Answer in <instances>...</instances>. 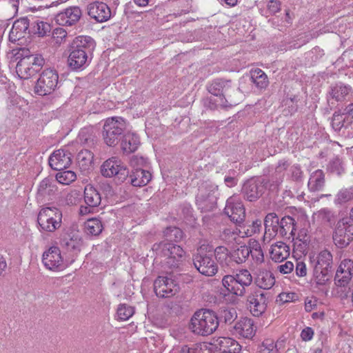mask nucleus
Masks as SVG:
<instances>
[{
	"instance_id": "8",
	"label": "nucleus",
	"mask_w": 353,
	"mask_h": 353,
	"mask_svg": "<svg viewBox=\"0 0 353 353\" xmlns=\"http://www.w3.org/2000/svg\"><path fill=\"white\" fill-rule=\"evenodd\" d=\"M332 239L340 248H346L353 241V221L347 216L340 219L334 228Z\"/></svg>"
},
{
	"instance_id": "38",
	"label": "nucleus",
	"mask_w": 353,
	"mask_h": 353,
	"mask_svg": "<svg viewBox=\"0 0 353 353\" xmlns=\"http://www.w3.org/2000/svg\"><path fill=\"white\" fill-rule=\"evenodd\" d=\"M331 269L323 268L320 266L314 267V277L318 285H325L331 278Z\"/></svg>"
},
{
	"instance_id": "7",
	"label": "nucleus",
	"mask_w": 353,
	"mask_h": 353,
	"mask_svg": "<svg viewBox=\"0 0 353 353\" xmlns=\"http://www.w3.org/2000/svg\"><path fill=\"white\" fill-rule=\"evenodd\" d=\"M61 221L62 213L57 208H43L37 216L38 224L45 232H54L61 227Z\"/></svg>"
},
{
	"instance_id": "28",
	"label": "nucleus",
	"mask_w": 353,
	"mask_h": 353,
	"mask_svg": "<svg viewBox=\"0 0 353 353\" xmlns=\"http://www.w3.org/2000/svg\"><path fill=\"white\" fill-rule=\"evenodd\" d=\"M61 245L68 251L77 253L81 250L82 239L77 234H68L63 237Z\"/></svg>"
},
{
	"instance_id": "49",
	"label": "nucleus",
	"mask_w": 353,
	"mask_h": 353,
	"mask_svg": "<svg viewBox=\"0 0 353 353\" xmlns=\"http://www.w3.org/2000/svg\"><path fill=\"white\" fill-rule=\"evenodd\" d=\"M344 112L343 113L335 112L332 118V126L335 131H339L345 126V117Z\"/></svg>"
},
{
	"instance_id": "19",
	"label": "nucleus",
	"mask_w": 353,
	"mask_h": 353,
	"mask_svg": "<svg viewBox=\"0 0 353 353\" xmlns=\"http://www.w3.org/2000/svg\"><path fill=\"white\" fill-rule=\"evenodd\" d=\"M81 17V9L77 6H72L58 13L55 17V21L60 26H70L75 24Z\"/></svg>"
},
{
	"instance_id": "11",
	"label": "nucleus",
	"mask_w": 353,
	"mask_h": 353,
	"mask_svg": "<svg viewBox=\"0 0 353 353\" xmlns=\"http://www.w3.org/2000/svg\"><path fill=\"white\" fill-rule=\"evenodd\" d=\"M268 300V293L256 289L248 295L246 305L253 316L259 317L265 312Z\"/></svg>"
},
{
	"instance_id": "35",
	"label": "nucleus",
	"mask_w": 353,
	"mask_h": 353,
	"mask_svg": "<svg viewBox=\"0 0 353 353\" xmlns=\"http://www.w3.org/2000/svg\"><path fill=\"white\" fill-rule=\"evenodd\" d=\"M325 185V175L321 170L313 172L308 181V188L313 192L322 190Z\"/></svg>"
},
{
	"instance_id": "46",
	"label": "nucleus",
	"mask_w": 353,
	"mask_h": 353,
	"mask_svg": "<svg viewBox=\"0 0 353 353\" xmlns=\"http://www.w3.org/2000/svg\"><path fill=\"white\" fill-rule=\"evenodd\" d=\"M164 235L166 237L168 241H180L183 237V233L181 229L176 227H169L164 231Z\"/></svg>"
},
{
	"instance_id": "16",
	"label": "nucleus",
	"mask_w": 353,
	"mask_h": 353,
	"mask_svg": "<svg viewBox=\"0 0 353 353\" xmlns=\"http://www.w3.org/2000/svg\"><path fill=\"white\" fill-rule=\"evenodd\" d=\"M210 190L208 191V185H201L199 190V192L196 196V203L199 206L205 211L212 210L216 203V197L214 195L216 187L210 185Z\"/></svg>"
},
{
	"instance_id": "52",
	"label": "nucleus",
	"mask_w": 353,
	"mask_h": 353,
	"mask_svg": "<svg viewBox=\"0 0 353 353\" xmlns=\"http://www.w3.org/2000/svg\"><path fill=\"white\" fill-rule=\"evenodd\" d=\"M277 345L271 339H265L259 347L260 353H278Z\"/></svg>"
},
{
	"instance_id": "40",
	"label": "nucleus",
	"mask_w": 353,
	"mask_h": 353,
	"mask_svg": "<svg viewBox=\"0 0 353 353\" xmlns=\"http://www.w3.org/2000/svg\"><path fill=\"white\" fill-rule=\"evenodd\" d=\"M103 225L101 221L96 218L88 219L85 223V232L88 234L97 236L101 233Z\"/></svg>"
},
{
	"instance_id": "6",
	"label": "nucleus",
	"mask_w": 353,
	"mask_h": 353,
	"mask_svg": "<svg viewBox=\"0 0 353 353\" xmlns=\"http://www.w3.org/2000/svg\"><path fill=\"white\" fill-rule=\"evenodd\" d=\"M125 128L126 124L123 118H108L104 123L102 132L105 143L110 147L117 145Z\"/></svg>"
},
{
	"instance_id": "58",
	"label": "nucleus",
	"mask_w": 353,
	"mask_h": 353,
	"mask_svg": "<svg viewBox=\"0 0 353 353\" xmlns=\"http://www.w3.org/2000/svg\"><path fill=\"white\" fill-rule=\"evenodd\" d=\"M145 163V159L142 157L138 156H133L130 161V164L133 168V170H135L137 168H143Z\"/></svg>"
},
{
	"instance_id": "45",
	"label": "nucleus",
	"mask_w": 353,
	"mask_h": 353,
	"mask_svg": "<svg viewBox=\"0 0 353 353\" xmlns=\"http://www.w3.org/2000/svg\"><path fill=\"white\" fill-rule=\"evenodd\" d=\"M332 255L328 250L321 251L318 256L314 267L320 266L323 268H332Z\"/></svg>"
},
{
	"instance_id": "20",
	"label": "nucleus",
	"mask_w": 353,
	"mask_h": 353,
	"mask_svg": "<svg viewBox=\"0 0 353 353\" xmlns=\"http://www.w3.org/2000/svg\"><path fill=\"white\" fill-rule=\"evenodd\" d=\"M225 213L236 223H242L245 216V208L241 202H234L232 199L227 201Z\"/></svg>"
},
{
	"instance_id": "63",
	"label": "nucleus",
	"mask_w": 353,
	"mask_h": 353,
	"mask_svg": "<svg viewBox=\"0 0 353 353\" xmlns=\"http://www.w3.org/2000/svg\"><path fill=\"white\" fill-rule=\"evenodd\" d=\"M293 240H299V241H307L310 242V235L308 234L307 229L306 228H302L301 229L296 237L292 236Z\"/></svg>"
},
{
	"instance_id": "25",
	"label": "nucleus",
	"mask_w": 353,
	"mask_h": 353,
	"mask_svg": "<svg viewBox=\"0 0 353 353\" xmlns=\"http://www.w3.org/2000/svg\"><path fill=\"white\" fill-rule=\"evenodd\" d=\"M130 183L134 187L146 185L152 179V174L149 171L143 168H137L132 170L130 174Z\"/></svg>"
},
{
	"instance_id": "64",
	"label": "nucleus",
	"mask_w": 353,
	"mask_h": 353,
	"mask_svg": "<svg viewBox=\"0 0 353 353\" xmlns=\"http://www.w3.org/2000/svg\"><path fill=\"white\" fill-rule=\"evenodd\" d=\"M313 336L314 331L310 327H307L305 329H303L301 333V337L302 340L304 341H310L312 339Z\"/></svg>"
},
{
	"instance_id": "31",
	"label": "nucleus",
	"mask_w": 353,
	"mask_h": 353,
	"mask_svg": "<svg viewBox=\"0 0 353 353\" xmlns=\"http://www.w3.org/2000/svg\"><path fill=\"white\" fill-rule=\"evenodd\" d=\"M214 255L216 260L223 268L232 269V261L231 254L227 248L223 246H219L214 250Z\"/></svg>"
},
{
	"instance_id": "48",
	"label": "nucleus",
	"mask_w": 353,
	"mask_h": 353,
	"mask_svg": "<svg viewBox=\"0 0 353 353\" xmlns=\"http://www.w3.org/2000/svg\"><path fill=\"white\" fill-rule=\"evenodd\" d=\"M134 312V308L126 304H120L117 311L119 319L122 321H126L130 319Z\"/></svg>"
},
{
	"instance_id": "23",
	"label": "nucleus",
	"mask_w": 353,
	"mask_h": 353,
	"mask_svg": "<svg viewBox=\"0 0 353 353\" xmlns=\"http://www.w3.org/2000/svg\"><path fill=\"white\" fill-rule=\"evenodd\" d=\"M30 26L28 18H21L15 21L10 32L9 39L12 41H17L23 38Z\"/></svg>"
},
{
	"instance_id": "61",
	"label": "nucleus",
	"mask_w": 353,
	"mask_h": 353,
	"mask_svg": "<svg viewBox=\"0 0 353 353\" xmlns=\"http://www.w3.org/2000/svg\"><path fill=\"white\" fill-rule=\"evenodd\" d=\"M250 254H251L252 258L256 264H261L264 261V256L262 249H259L258 250H251Z\"/></svg>"
},
{
	"instance_id": "53",
	"label": "nucleus",
	"mask_w": 353,
	"mask_h": 353,
	"mask_svg": "<svg viewBox=\"0 0 353 353\" xmlns=\"http://www.w3.org/2000/svg\"><path fill=\"white\" fill-rule=\"evenodd\" d=\"M236 230H233L231 228L225 229L221 235V239L228 243H232L234 241L238 236H241L239 232H237Z\"/></svg>"
},
{
	"instance_id": "27",
	"label": "nucleus",
	"mask_w": 353,
	"mask_h": 353,
	"mask_svg": "<svg viewBox=\"0 0 353 353\" xmlns=\"http://www.w3.org/2000/svg\"><path fill=\"white\" fill-rule=\"evenodd\" d=\"M216 342L219 350L223 352L239 353L241 350V345L236 340L232 338L219 337Z\"/></svg>"
},
{
	"instance_id": "32",
	"label": "nucleus",
	"mask_w": 353,
	"mask_h": 353,
	"mask_svg": "<svg viewBox=\"0 0 353 353\" xmlns=\"http://www.w3.org/2000/svg\"><path fill=\"white\" fill-rule=\"evenodd\" d=\"M57 188L52 179L45 178L39 185L37 198L46 199L55 192Z\"/></svg>"
},
{
	"instance_id": "41",
	"label": "nucleus",
	"mask_w": 353,
	"mask_h": 353,
	"mask_svg": "<svg viewBox=\"0 0 353 353\" xmlns=\"http://www.w3.org/2000/svg\"><path fill=\"white\" fill-rule=\"evenodd\" d=\"M353 200V188L339 190L335 196L334 204L343 205Z\"/></svg>"
},
{
	"instance_id": "10",
	"label": "nucleus",
	"mask_w": 353,
	"mask_h": 353,
	"mask_svg": "<svg viewBox=\"0 0 353 353\" xmlns=\"http://www.w3.org/2000/svg\"><path fill=\"white\" fill-rule=\"evenodd\" d=\"M59 76L52 69H46L42 72L34 87V92L40 96H45L54 92L57 86Z\"/></svg>"
},
{
	"instance_id": "18",
	"label": "nucleus",
	"mask_w": 353,
	"mask_h": 353,
	"mask_svg": "<svg viewBox=\"0 0 353 353\" xmlns=\"http://www.w3.org/2000/svg\"><path fill=\"white\" fill-rule=\"evenodd\" d=\"M71 163V154L62 149L54 151L49 158V165L55 170L66 169Z\"/></svg>"
},
{
	"instance_id": "14",
	"label": "nucleus",
	"mask_w": 353,
	"mask_h": 353,
	"mask_svg": "<svg viewBox=\"0 0 353 353\" xmlns=\"http://www.w3.org/2000/svg\"><path fill=\"white\" fill-rule=\"evenodd\" d=\"M193 263L195 268L203 275L212 276L218 272V265L211 255L198 250L193 256Z\"/></svg>"
},
{
	"instance_id": "5",
	"label": "nucleus",
	"mask_w": 353,
	"mask_h": 353,
	"mask_svg": "<svg viewBox=\"0 0 353 353\" xmlns=\"http://www.w3.org/2000/svg\"><path fill=\"white\" fill-rule=\"evenodd\" d=\"M252 283V276L246 269L239 270L236 274L225 275L222 279V285L228 292L237 296H243L246 293L245 288Z\"/></svg>"
},
{
	"instance_id": "59",
	"label": "nucleus",
	"mask_w": 353,
	"mask_h": 353,
	"mask_svg": "<svg viewBox=\"0 0 353 353\" xmlns=\"http://www.w3.org/2000/svg\"><path fill=\"white\" fill-rule=\"evenodd\" d=\"M236 312L234 310H225L223 312L222 317L225 323L230 324L236 318Z\"/></svg>"
},
{
	"instance_id": "50",
	"label": "nucleus",
	"mask_w": 353,
	"mask_h": 353,
	"mask_svg": "<svg viewBox=\"0 0 353 353\" xmlns=\"http://www.w3.org/2000/svg\"><path fill=\"white\" fill-rule=\"evenodd\" d=\"M265 228H272L279 231V219L275 213H269L264 219Z\"/></svg>"
},
{
	"instance_id": "57",
	"label": "nucleus",
	"mask_w": 353,
	"mask_h": 353,
	"mask_svg": "<svg viewBox=\"0 0 353 353\" xmlns=\"http://www.w3.org/2000/svg\"><path fill=\"white\" fill-rule=\"evenodd\" d=\"M294 241V250L296 252L300 253L301 254H305L308 248V245L310 242L299 241V240H293Z\"/></svg>"
},
{
	"instance_id": "30",
	"label": "nucleus",
	"mask_w": 353,
	"mask_h": 353,
	"mask_svg": "<svg viewBox=\"0 0 353 353\" xmlns=\"http://www.w3.org/2000/svg\"><path fill=\"white\" fill-rule=\"evenodd\" d=\"M296 222L295 220L290 216H286L279 220V233L281 236H285L289 234L290 237L295 236Z\"/></svg>"
},
{
	"instance_id": "55",
	"label": "nucleus",
	"mask_w": 353,
	"mask_h": 353,
	"mask_svg": "<svg viewBox=\"0 0 353 353\" xmlns=\"http://www.w3.org/2000/svg\"><path fill=\"white\" fill-rule=\"evenodd\" d=\"M200 350L201 349L198 346L183 345L173 348L170 353H200Z\"/></svg>"
},
{
	"instance_id": "9",
	"label": "nucleus",
	"mask_w": 353,
	"mask_h": 353,
	"mask_svg": "<svg viewBox=\"0 0 353 353\" xmlns=\"http://www.w3.org/2000/svg\"><path fill=\"white\" fill-rule=\"evenodd\" d=\"M45 63L40 54H31L21 58L17 64L16 71L21 79H28L34 76Z\"/></svg>"
},
{
	"instance_id": "62",
	"label": "nucleus",
	"mask_w": 353,
	"mask_h": 353,
	"mask_svg": "<svg viewBox=\"0 0 353 353\" xmlns=\"http://www.w3.org/2000/svg\"><path fill=\"white\" fill-rule=\"evenodd\" d=\"M294 269V264L291 261H286L285 263L278 265L277 270L282 274L290 273Z\"/></svg>"
},
{
	"instance_id": "33",
	"label": "nucleus",
	"mask_w": 353,
	"mask_h": 353,
	"mask_svg": "<svg viewBox=\"0 0 353 353\" xmlns=\"http://www.w3.org/2000/svg\"><path fill=\"white\" fill-rule=\"evenodd\" d=\"M84 201L89 207L96 208L100 205L101 197L93 186L88 185L84 189Z\"/></svg>"
},
{
	"instance_id": "2",
	"label": "nucleus",
	"mask_w": 353,
	"mask_h": 353,
	"mask_svg": "<svg viewBox=\"0 0 353 353\" xmlns=\"http://www.w3.org/2000/svg\"><path fill=\"white\" fill-rule=\"evenodd\" d=\"M152 250L164 268H178L185 256V252L181 246L167 241L154 243Z\"/></svg>"
},
{
	"instance_id": "36",
	"label": "nucleus",
	"mask_w": 353,
	"mask_h": 353,
	"mask_svg": "<svg viewBox=\"0 0 353 353\" xmlns=\"http://www.w3.org/2000/svg\"><path fill=\"white\" fill-rule=\"evenodd\" d=\"M252 82L259 89H265L269 84L268 76L259 68H255L250 71Z\"/></svg>"
},
{
	"instance_id": "51",
	"label": "nucleus",
	"mask_w": 353,
	"mask_h": 353,
	"mask_svg": "<svg viewBox=\"0 0 353 353\" xmlns=\"http://www.w3.org/2000/svg\"><path fill=\"white\" fill-rule=\"evenodd\" d=\"M32 25L33 32L38 34L39 37H43L50 31V25L43 21H34Z\"/></svg>"
},
{
	"instance_id": "12",
	"label": "nucleus",
	"mask_w": 353,
	"mask_h": 353,
	"mask_svg": "<svg viewBox=\"0 0 353 353\" xmlns=\"http://www.w3.org/2000/svg\"><path fill=\"white\" fill-rule=\"evenodd\" d=\"M101 173L105 177L116 176L121 181H124L129 174L126 166L117 157H112L103 163Z\"/></svg>"
},
{
	"instance_id": "1",
	"label": "nucleus",
	"mask_w": 353,
	"mask_h": 353,
	"mask_svg": "<svg viewBox=\"0 0 353 353\" xmlns=\"http://www.w3.org/2000/svg\"><path fill=\"white\" fill-rule=\"evenodd\" d=\"M209 92L212 95L210 102L213 103L211 108H227L239 103L242 94L239 88L232 85L230 81L216 79L208 87Z\"/></svg>"
},
{
	"instance_id": "29",
	"label": "nucleus",
	"mask_w": 353,
	"mask_h": 353,
	"mask_svg": "<svg viewBox=\"0 0 353 353\" xmlns=\"http://www.w3.org/2000/svg\"><path fill=\"white\" fill-rule=\"evenodd\" d=\"M93 154L88 150H81L77 157V161L79 169L82 172H88L93 168Z\"/></svg>"
},
{
	"instance_id": "24",
	"label": "nucleus",
	"mask_w": 353,
	"mask_h": 353,
	"mask_svg": "<svg viewBox=\"0 0 353 353\" xmlns=\"http://www.w3.org/2000/svg\"><path fill=\"white\" fill-rule=\"evenodd\" d=\"M290 247L282 241H278L271 245L270 256L272 261L280 263L290 255Z\"/></svg>"
},
{
	"instance_id": "13",
	"label": "nucleus",
	"mask_w": 353,
	"mask_h": 353,
	"mask_svg": "<svg viewBox=\"0 0 353 353\" xmlns=\"http://www.w3.org/2000/svg\"><path fill=\"white\" fill-rule=\"evenodd\" d=\"M42 263L47 270L52 272L62 271L68 266L57 246H52L43 253Z\"/></svg>"
},
{
	"instance_id": "34",
	"label": "nucleus",
	"mask_w": 353,
	"mask_h": 353,
	"mask_svg": "<svg viewBox=\"0 0 353 353\" xmlns=\"http://www.w3.org/2000/svg\"><path fill=\"white\" fill-rule=\"evenodd\" d=\"M275 283L273 274L268 270H260L256 278V283L261 289H270Z\"/></svg>"
},
{
	"instance_id": "47",
	"label": "nucleus",
	"mask_w": 353,
	"mask_h": 353,
	"mask_svg": "<svg viewBox=\"0 0 353 353\" xmlns=\"http://www.w3.org/2000/svg\"><path fill=\"white\" fill-rule=\"evenodd\" d=\"M67 35V32L64 29L61 28L54 29L51 38V43L57 46H60L66 41Z\"/></svg>"
},
{
	"instance_id": "54",
	"label": "nucleus",
	"mask_w": 353,
	"mask_h": 353,
	"mask_svg": "<svg viewBox=\"0 0 353 353\" xmlns=\"http://www.w3.org/2000/svg\"><path fill=\"white\" fill-rule=\"evenodd\" d=\"M336 272H341L345 274H353V261L350 259H344L341 261Z\"/></svg>"
},
{
	"instance_id": "37",
	"label": "nucleus",
	"mask_w": 353,
	"mask_h": 353,
	"mask_svg": "<svg viewBox=\"0 0 353 353\" xmlns=\"http://www.w3.org/2000/svg\"><path fill=\"white\" fill-rule=\"evenodd\" d=\"M351 90L348 86L342 84H337L332 87L329 94L332 99H335L336 101H342L345 99Z\"/></svg>"
},
{
	"instance_id": "21",
	"label": "nucleus",
	"mask_w": 353,
	"mask_h": 353,
	"mask_svg": "<svg viewBox=\"0 0 353 353\" xmlns=\"http://www.w3.org/2000/svg\"><path fill=\"white\" fill-rule=\"evenodd\" d=\"M234 331L236 335L245 339H252L256 332L252 319L244 317L237 321L234 325Z\"/></svg>"
},
{
	"instance_id": "26",
	"label": "nucleus",
	"mask_w": 353,
	"mask_h": 353,
	"mask_svg": "<svg viewBox=\"0 0 353 353\" xmlns=\"http://www.w3.org/2000/svg\"><path fill=\"white\" fill-rule=\"evenodd\" d=\"M140 145L139 137L134 133H126L121 140V148L125 154L135 152Z\"/></svg>"
},
{
	"instance_id": "4",
	"label": "nucleus",
	"mask_w": 353,
	"mask_h": 353,
	"mask_svg": "<svg viewBox=\"0 0 353 353\" xmlns=\"http://www.w3.org/2000/svg\"><path fill=\"white\" fill-rule=\"evenodd\" d=\"M94 46V41L90 37H76L72 43L68 62L69 66L77 70L83 66L88 61V54Z\"/></svg>"
},
{
	"instance_id": "17",
	"label": "nucleus",
	"mask_w": 353,
	"mask_h": 353,
	"mask_svg": "<svg viewBox=\"0 0 353 353\" xmlns=\"http://www.w3.org/2000/svg\"><path fill=\"white\" fill-rule=\"evenodd\" d=\"M88 15L96 21L103 23L111 17V10L108 6L101 1H94L87 6Z\"/></svg>"
},
{
	"instance_id": "3",
	"label": "nucleus",
	"mask_w": 353,
	"mask_h": 353,
	"mask_svg": "<svg viewBox=\"0 0 353 353\" xmlns=\"http://www.w3.org/2000/svg\"><path fill=\"white\" fill-rule=\"evenodd\" d=\"M219 325L216 313L212 310L203 309L194 312L190 323V330L199 336H209L213 334Z\"/></svg>"
},
{
	"instance_id": "15",
	"label": "nucleus",
	"mask_w": 353,
	"mask_h": 353,
	"mask_svg": "<svg viewBox=\"0 0 353 353\" xmlns=\"http://www.w3.org/2000/svg\"><path fill=\"white\" fill-rule=\"evenodd\" d=\"M154 290L157 296L170 298L179 292V286L172 278L159 276L154 282Z\"/></svg>"
},
{
	"instance_id": "42",
	"label": "nucleus",
	"mask_w": 353,
	"mask_h": 353,
	"mask_svg": "<svg viewBox=\"0 0 353 353\" xmlns=\"http://www.w3.org/2000/svg\"><path fill=\"white\" fill-rule=\"evenodd\" d=\"M56 174V180L62 185H68L77 179V174L72 170H58Z\"/></svg>"
},
{
	"instance_id": "43",
	"label": "nucleus",
	"mask_w": 353,
	"mask_h": 353,
	"mask_svg": "<svg viewBox=\"0 0 353 353\" xmlns=\"http://www.w3.org/2000/svg\"><path fill=\"white\" fill-rule=\"evenodd\" d=\"M323 224L331 225L335 221L334 212L328 208H322L314 214Z\"/></svg>"
},
{
	"instance_id": "44",
	"label": "nucleus",
	"mask_w": 353,
	"mask_h": 353,
	"mask_svg": "<svg viewBox=\"0 0 353 353\" xmlns=\"http://www.w3.org/2000/svg\"><path fill=\"white\" fill-rule=\"evenodd\" d=\"M261 227V221L256 220L248 225H243L239 230V234L241 237L251 236L254 234L259 232Z\"/></svg>"
},
{
	"instance_id": "56",
	"label": "nucleus",
	"mask_w": 353,
	"mask_h": 353,
	"mask_svg": "<svg viewBox=\"0 0 353 353\" xmlns=\"http://www.w3.org/2000/svg\"><path fill=\"white\" fill-rule=\"evenodd\" d=\"M351 279L352 276L350 274H345L341 272H336L334 281L336 285L338 286H345L349 283Z\"/></svg>"
},
{
	"instance_id": "60",
	"label": "nucleus",
	"mask_w": 353,
	"mask_h": 353,
	"mask_svg": "<svg viewBox=\"0 0 353 353\" xmlns=\"http://www.w3.org/2000/svg\"><path fill=\"white\" fill-rule=\"evenodd\" d=\"M279 233V231L272 228H265V233L263 237V240L264 242L269 243L272 239H274L276 234Z\"/></svg>"
},
{
	"instance_id": "39",
	"label": "nucleus",
	"mask_w": 353,
	"mask_h": 353,
	"mask_svg": "<svg viewBox=\"0 0 353 353\" xmlns=\"http://www.w3.org/2000/svg\"><path fill=\"white\" fill-rule=\"evenodd\" d=\"M251 252V249L247 245H241L231 253L232 261L236 264L243 263L246 261Z\"/></svg>"
},
{
	"instance_id": "22",
	"label": "nucleus",
	"mask_w": 353,
	"mask_h": 353,
	"mask_svg": "<svg viewBox=\"0 0 353 353\" xmlns=\"http://www.w3.org/2000/svg\"><path fill=\"white\" fill-rule=\"evenodd\" d=\"M264 186L259 181L251 179L248 181L243 185V192L244 197L250 201L256 200L263 194Z\"/></svg>"
}]
</instances>
